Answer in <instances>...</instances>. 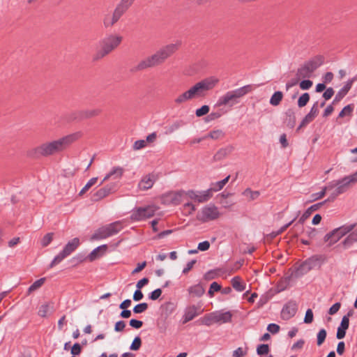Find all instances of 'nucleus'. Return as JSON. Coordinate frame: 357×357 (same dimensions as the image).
<instances>
[{
  "instance_id": "obj_1",
  "label": "nucleus",
  "mask_w": 357,
  "mask_h": 357,
  "mask_svg": "<svg viewBox=\"0 0 357 357\" xmlns=\"http://www.w3.org/2000/svg\"><path fill=\"white\" fill-rule=\"evenodd\" d=\"M80 137L79 132L68 135L56 140L43 143L29 151L32 158L47 157L59 153L67 149Z\"/></svg>"
},
{
  "instance_id": "obj_2",
  "label": "nucleus",
  "mask_w": 357,
  "mask_h": 357,
  "mask_svg": "<svg viewBox=\"0 0 357 357\" xmlns=\"http://www.w3.org/2000/svg\"><path fill=\"white\" fill-rule=\"evenodd\" d=\"M181 45V41H177L176 43L168 44L161 47L155 54L139 61L134 70L141 71L162 64L178 50Z\"/></svg>"
},
{
  "instance_id": "obj_3",
  "label": "nucleus",
  "mask_w": 357,
  "mask_h": 357,
  "mask_svg": "<svg viewBox=\"0 0 357 357\" xmlns=\"http://www.w3.org/2000/svg\"><path fill=\"white\" fill-rule=\"evenodd\" d=\"M255 84H248L234 90L229 91L220 96L216 105L219 107L230 105L233 106L239 102V99L256 88Z\"/></svg>"
},
{
  "instance_id": "obj_4",
  "label": "nucleus",
  "mask_w": 357,
  "mask_h": 357,
  "mask_svg": "<svg viewBox=\"0 0 357 357\" xmlns=\"http://www.w3.org/2000/svg\"><path fill=\"white\" fill-rule=\"evenodd\" d=\"M122 36L110 34L99 41L100 50L93 56V61H98L114 50L121 43Z\"/></svg>"
},
{
  "instance_id": "obj_5",
  "label": "nucleus",
  "mask_w": 357,
  "mask_h": 357,
  "mask_svg": "<svg viewBox=\"0 0 357 357\" xmlns=\"http://www.w3.org/2000/svg\"><path fill=\"white\" fill-rule=\"evenodd\" d=\"M219 79L215 77H209L205 78L192 86L188 91L190 99L204 97L208 91L212 90L218 83Z\"/></svg>"
},
{
  "instance_id": "obj_6",
  "label": "nucleus",
  "mask_w": 357,
  "mask_h": 357,
  "mask_svg": "<svg viewBox=\"0 0 357 357\" xmlns=\"http://www.w3.org/2000/svg\"><path fill=\"white\" fill-rule=\"evenodd\" d=\"M135 0H120L116 6L112 17H105L103 23L106 28L114 26L121 17L129 10Z\"/></svg>"
},
{
  "instance_id": "obj_7",
  "label": "nucleus",
  "mask_w": 357,
  "mask_h": 357,
  "mask_svg": "<svg viewBox=\"0 0 357 357\" xmlns=\"http://www.w3.org/2000/svg\"><path fill=\"white\" fill-rule=\"evenodd\" d=\"M123 229L121 221H115L96 229L91 236L92 240H101L117 234Z\"/></svg>"
},
{
  "instance_id": "obj_8",
  "label": "nucleus",
  "mask_w": 357,
  "mask_h": 357,
  "mask_svg": "<svg viewBox=\"0 0 357 357\" xmlns=\"http://www.w3.org/2000/svg\"><path fill=\"white\" fill-rule=\"evenodd\" d=\"M80 245L79 238L75 237L69 241L63 247V250L56 255L49 265V268H52L55 265L61 263L65 258L75 252Z\"/></svg>"
},
{
  "instance_id": "obj_9",
  "label": "nucleus",
  "mask_w": 357,
  "mask_h": 357,
  "mask_svg": "<svg viewBox=\"0 0 357 357\" xmlns=\"http://www.w3.org/2000/svg\"><path fill=\"white\" fill-rule=\"evenodd\" d=\"M156 211L157 208L154 206L136 207L132 210L130 218L135 222L145 220L153 217Z\"/></svg>"
},
{
  "instance_id": "obj_10",
  "label": "nucleus",
  "mask_w": 357,
  "mask_h": 357,
  "mask_svg": "<svg viewBox=\"0 0 357 357\" xmlns=\"http://www.w3.org/2000/svg\"><path fill=\"white\" fill-rule=\"evenodd\" d=\"M356 227V224L344 225L333 229L331 232L326 234L325 241L331 239V243H337L342 237L351 232Z\"/></svg>"
},
{
  "instance_id": "obj_11",
  "label": "nucleus",
  "mask_w": 357,
  "mask_h": 357,
  "mask_svg": "<svg viewBox=\"0 0 357 357\" xmlns=\"http://www.w3.org/2000/svg\"><path fill=\"white\" fill-rule=\"evenodd\" d=\"M220 215L218 208L213 204H209L202 208L201 220L202 222L214 220L218 219Z\"/></svg>"
},
{
  "instance_id": "obj_12",
  "label": "nucleus",
  "mask_w": 357,
  "mask_h": 357,
  "mask_svg": "<svg viewBox=\"0 0 357 357\" xmlns=\"http://www.w3.org/2000/svg\"><path fill=\"white\" fill-rule=\"evenodd\" d=\"M185 194L190 199L199 203L206 202L213 197V194L211 193V190L208 189L202 191L190 190H188Z\"/></svg>"
},
{
  "instance_id": "obj_13",
  "label": "nucleus",
  "mask_w": 357,
  "mask_h": 357,
  "mask_svg": "<svg viewBox=\"0 0 357 357\" xmlns=\"http://www.w3.org/2000/svg\"><path fill=\"white\" fill-rule=\"evenodd\" d=\"M298 310V305L295 301L290 300L285 303L281 310V318L287 321L295 316Z\"/></svg>"
},
{
  "instance_id": "obj_14",
  "label": "nucleus",
  "mask_w": 357,
  "mask_h": 357,
  "mask_svg": "<svg viewBox=\"0 0 357 357\" xmlns=\"http://www.w3.org/2000/svg\"><path fill=\"white\" fill-rule=\"evenodd\" d=\"M356 182L357 181L351 174L346 176L336 181L337 187L334 190L340 195L347 190L351 183Z\"/></svg>"
},
{
  "instance_id": "obj_15",
  "label": "nucleus",
  "mask_w": 357,
  "mask_h": 357,
  "mask_svg": "<svg viewBox=\"0 0 357 357\" xmlns=\"http://www.w3.org/2000/svg\"><path fill=\"white\" fill-rule=\"evenodd\" d=\"M326 261V257L324 255H314L307 258L304 261L306 264L310 271L312 269L319 268Z\"/></svg>"
},
{
  "instance_id": "obj_16",
  "label": "nucleus",
  "mask_w": 357,
  "mask_h": 357,
  "mask_svg": "<svg viewBox=\"0 0 357 357\" xmlns=\"http://www.w3.org/2000/svg\"><path fill=\"white\" fill-rule=\"evenodd\" d=\"M116 190V185L114 184L107 185L105 187L99 189L92 195L93 202H98L103 198L106 197Z\"/></svg>"
},
{
  "instance_id": "obj_17",
  "label": "nucleus",
  "mask_w": 357,
  "mask_h": 357,
  "mask_svg": "<svg viewBox=\"0 0 357 357\" xmlns=\"http://www.w3.org/2000/svg\"><path fill=\"white\" fill-rule=\"evenodd\" d=\"M355 81H357V75L349 79L344 86L339 90L333 99L332 104L340 102L349 92Z\"/></svg>"
},
{
  "instance_id": "obj_18",
  "label": "nucleus",
  "mask_w": 357,
  "mask_h": 357,
  "mask_svg": "<svg viewBox=\"0 0 357 357\" xmlns=\"http://www.w3.org/2000/svg\"><path fill=\"white\" fill-rule=\"evenodd\" d=\"M156 181V176L153 174L144 176L138 183V188L141 190H147L153 187Z\"/></svg>"
},
{
  "instance_id": "obj_19",
  "label": "nucleus",
  "mask_w": 357,
  "mask_h": 357,
  "mask_svg": "<svg viewBox=\"0 0 357 357\" xmlns=\"http://www.w3.org/2000/svg\"><path fill=\"white\" fill-rule=\"evenodd\" d=\"M325 204V202H319L310 206L308 208H307L305 212L303 213L301 217L299 218L298 222L295 224V227L298 225H303L305 221L312 215L313 211H317L321 206Z\"/></svg>"
},
{
  "instance_id": "obj_20",
  "label": "nucleus",
  "mask_w": 357,
  "mask_h": 357,
  "mask_svg": "<svg viewBox=\"0 0 357 357\" xmlns=\"http://www.w3.org/2000/svg\"><path fill=\"white\" fill-rule=\"evenodd\" d=\"M324 63V58L321 55H317L310 59L304 62V63L309 67L310 71L313 73L318 68L323 65Z\"/></svg>"
},
{
  "instance_id": "obj_21",
  "label": "nucleus",
  "mask_w": 357,
  "mask_h": 357,
  "mask_svg": "<svg viewBox=\"0 0 357 357\" xmlns=\"http://www.w3.org/2000/svg\"><path fill=\"white\" fill-rule=\"evenodd\" d=\"M197 311L198 307L194 305L186 307L182 317V323L185 324L198 316L200 313Z\"/></svg>"
},
{
  "instance_id": "obj_22",
  "label": "nucleus",
  "mask_w": 357,
  "mask_h": 357,
  "mask_svg": "<svg viewBox=\"0 0 357 357\" xmlns=\"http://www.w3.org/2000/svg\"><path fill=\"white\" fill-rule=\"evenodd\" d=\"M216 324H225L231 321L232 314L230 311H217L214 312Z\"/></svg>"
},
{
  "instance_id": "obj_23",
  "label": "nucleus",
  "mask_w": 357,
  "mask_h": 357,
  "mask_svg": "<svg viewBox=\"0 0 357 357\" xmlns=\"http://www.w3.org/2000/svg\"><path fill=\"white\" fill-rule=\"evenodd\" d=\"M285 117L284 119V123L290 129L294 128L296 125L295 113L291 109H289L285 112Z\"/></svg>"
},
{
  "instance_id": "obj_24",
  "label": "nucleus",
  "mask_w": 357,
  "mask_h": 357,
  "mask_svg": "<svg viewBox=\"0 0 357 357\" xmlns=\"http://www.w3.org/2000/svg\"><path fill=\"white\" fill-rule=\"evenodd\" d=\"M312 73L305 63L301 65L297 70L296 77L298 79L310 78L312 76Z\"/></svg>"
},
{
  "instance_id": "obj_25",
  "label": "nucleus",
  "mask_w": 357,
  "mask_h": 357,
  "mask_svg": "<svg viewBox=\"0 0 357 357\" xmlns=\"http://www.w3.org/2000/svg\"><path fill=\"white\" fill-rule=\"evenodd\" d=\"M309 271L310 270L306 266V264L305 263V261H303L299 265L296 266L294 267L292 275L296 278H298L307 274Z\"/></svg>"
},
{
  "instance_id": "obj_26",
  "label": "nucleus",
  "mask_w": 357,
  "mask_h": 357,
  "mask_svg": "<svg viewBox=\"0 0 357 357\" xmlns=\"http://www.w3.org/2000/svg\"><path fill=\"white\" fill-rule=\"evenodd\" d=\"M123 169L120 167H114L104 177L100 185L102 184L105 181L114 176V178L119 179L122 176Z\"/></svg>"
},
{
  "instance_id": "obj_27",
  "label": "nucleus",
  "mask_w": 357,
  "mask_h": 357,
  "mask_svg": "<svg viewBox=\"0 0 357 357\" xmlns=\"http://www.w3.org/2000/svg\"><path fill=\"white\" fill-rule=\"evenodd\" d=\"M185 124V121L183 120H176L172 124L165 127V135H170L178 130L180 128L183 127Z\"/></svg>"
},
{
  "instance_id": "obj_28",
  "label": "nucleus",
  "mask_w": 357,
  "mask_h": 357,
  "mask_svg": "<svg viewBox=\"0 0 357 357\" xmlns=\"http://www.w3.org/2000/svg\"><path fill=\"white\" fill-rule=\"evenodd\" d=\"M349 233L350 234L342 241V244L346 247H349L357 242V229Z\"/></svg>"
},
{
  "instance_id": "obj_29",
  "label": "nucleus",
  "mask_w": 357,
  "mask_h": 357,
  "mask_svg": "<svg viewBox=\"0 0 357 357\" xmlns=\"http://www.w3.org/2000/svg\"><path fill=\"white\" fill-rule=\"evenodd\" d=\"M188 291L190 294L199 298L204 294L205 289L200 284H197L190 287Z\"/></svg>"
},
{
  "instance_id": "obj_30",
  "label": "nucleus",
  "mask_w": 357,
  "mask_h": 357,
  "mask_svg": "<svg viewBox=\"0 0 357 357\" xmlns=\"http://www.w3.org/2000/svg\"><path fill=\"white\" fill-rule=\"evenodd\" d=\"M231 282L233 288L238 292H241L245 289V284L241 282V278L238 276L234 277Z\"/></svg>"
},
{
  "instance_id": "obj_31",
  "label": "nucleus",
  "mask_w": 357,
  "mask_h": 357,
  "mask_svg": "<svg viewBox=\"0 0 357 357\" xmlns=\"http://www.w3.org/2000/svg\"><path fill=\"white\" fill-rule=\"evenodd\" d=\"M199 321L202 325L206 326H211L213 324L215 323L214 312L205 315L204 317L200 318Z\"/></svg>"
},
{
  "instance_id": "obj_32",
  "label": "nucleus",
  "mask_w": 357,
  "mask_h": 357,
  "mask_svg": "<svg viewBox=\"0 0 357 357\" xmlns=\"http://www.w3.org/2000/svg\"><path fill=\"white\" fill-rule=\"evenodd\" d=\"M283 98L282 92L278 91H275L270 98L269 102L273 106H278Z\"/></svg>"
},
{
  "instance_id": "obj_33",
  "label": "nucleus",
  "mask_w": 357,
  "mask_h": 357,
  "mask_svg": "<svg viewBox=\"0 0 357 357\" xmlns=\"http://www.w3.org/2000/svg\"><path fill=\"white\" fill-rule=\"evenodd\" d=\"M353 310H350L346 315L343 316L338 328L347 330L349 326V317L353 315Z\"/></svg>"
},
{
  "instance_id": "obj_34",
  "label": "nucleus",
  "mask_w": 357,
  "mask_h": 357,
  "mask_svg": "<svg viewBox=\"0 0 357 357\" xmlns=\"http://www.w3.org/2000/svg\"><path fill=\"white\" fill-rule=\"evenodd\" d=\"M225 134L222 130L217 129V130H211V132H209V133L208 134L206 137L211 138L213 139H220L223 138L225 137Z\"/></svg>"
},
{
  "instance_id": "obj_35",
  "label": "nucleus",
  "mask_w": 357,
  "mask_h": 357,
  "mask_svg": "<svg viewBox=\"0 0 357 357\" xmlns=\"http://www.w3.org/2000/svg\"><path fill=\"white\" fill-rule=\"evenodd\" d=\"M190 100H191V99L190 98V96L188 95V91H186L182 93L181 94H180L179 96H178L174 99V102L176 105H180Z\"/></svg>"
},
{
  "instance_id": "obj_36",
  "label": "nucleus",
  "mask_w": 357,
  "mask_h": 357,
  "mask_svg": "<svg viewBox=\"0 0 357 357\" xmlns=\"http://www.w3.org/2000/svg\"><path fill=\"white\" fill-rule=\"evenodd\" d=\"M107 248V245H100L97 248H96L95 249H93L91 252L90 254L88 255V259L90 261H93L94 260H96L98 257V252L102 250V249H104V250H106Z\"/></svg>"
},
{
  "instance_id": "obj_37",
  "label": "nucleus",
  "mask_w": 357,
  "mask_h": 357,
  "mask_svg": "<svg viewBox=\"0 0 357 357\" xmlns=\"http://www.w3.org/2000/svg\"><path fill=\"white\" fill-rule=\"evenodd\" d=\"M45 278H40L36 280L28 289V294H30L31 292L39 289L45 282Z\"/></svg>"
},
{
  "instance_id": "obj_38",
  "label": "nucleus",
  "mask_w": 357,
  "mask_h": 357,
  "mask_svg": "<svg viewBox=\"0 0 357 357\" xmlns=\"http://www.w3.org/2000/svg\"><path fill=\"white\" fill-rule=\"evenodd\" d=\"M327 335L326 331L324 328L319 330L317 335V344L321 346L325 341Z\"/></svg>"
},
{
  "instance_id": "obj_39",
  "label": "nucleus",
  "mask_w": 357,
  "mask_h": 357,
  "mask_svg": "<svg viewBox=\"0 0 357 357\" xmlns=\"http://www.w3.org/2000/svg\"><path fill=\"white\" fill-rule=\"evenodd\" d=\"M310 100V95L308 93H303L298 100V106L299 107H305Z\"/></svg>"
},
{
  "instance_id": "obj_40",
  "label": "nucleus",
  "mask_w": 357,
  "mask_h": 357,
  "mask_svg": "<svg viewBox=\"0 0 357 357\" xmlns=\"http://www.w3.org/2000/svg\"><path fill=\"white\" fill-rule=\"evenodd\" d=\"M221 290V285L216 282H213L211 284L209 289L208 291V295L210 298L213 297L214 292L219 291Z\"/></svg>"
},
{
  "instance_id": "obj_41",
  "label": "nucleus",
  "mask_w": 357,
  "mask_h": 357,
  "mask_svg": "<svg viewBox=\"0 0 357 357\" xmlns=\"http://www.w3.org/2000/svg\"><path fill=\"white\" fill-rule=\"evenodd\" d=\"M53 235L54 234L50 232L45 234L43 238L41 239L40 243L42 247L45 248L48 246L53 239Z\"/></svg>"
},
{
  "instance_id": "obj_42",
  "label": "nucleus",
  "mask_w": 357,
  "mask_h": 357,
  "mask_svg": "<svg viewBox=\"0 0 357 357\" xmlns=\"http://www.w3.org/2000/svg\"><path fill=\"white\" fill-rule=\"evenodd\" d=\"M242 194L244 196H250L251 200L257 199L260 195L259 191H253L250 188H246Z\"/></svg>"
},
{
  "instance_id": "obj_43",
  "label": "nucleus",
  "mask_w": 357,
  "mask_h": 357,
  "mask_svg": "<svg viewBox=\"0 0 357 357\" xmlns=\"http://www.w3.org/2000/svg\"><path fill=\"white\" fill-rule=\"evenodd\" d=\"M269 351V346L267 344H259L257 348V354L259 356L266 355Z\"/></svg>"
},
{
  "instance_id": "obj_44",
  "label": "nucleus",
  "mask_w": 357,
  "mask_h": 357,
  "mask_svg": "<svg viewBox=\"0 0 357 357\" xmlns=\"http://www.w3.org/2000/svg\"><path fill=\"white\" fill-rule=\"evenodd\" d=\"M148 308V304L146 303H141L136 305L133 307V312L135 314H140L146 311Z\"/></svg>"
},
{
  "instance_id": "obj_45",
  "label": "nucleus",
  "mask_w": 357,
  "mask_h": 357,
  "mask_svg": "<svg viewBox=\"0 0 357 357\" xmlns=\"http://www.w3.org/2000/svg\"><path fill=\"white\" fill-rule=\"evenodd\" d=\"M142 345V340L139 336H136L132 344L130 346V349L132 351H137Z\"/></svg>"
},
{
  "instance_id": "obj_46",
  "label": "nucleus",
  "mask_w": 357,
  "mask_h": 357,
  "mask_svg": "<svg viewBox=\"0 0 357 357\" xmlns=\"http://www.w3.org/2000/svg\"><path fill=\"white\" fill-rule=\"evenodd\" d=\"M100 113V110L98 109L86 110L82 112V116L84 118H91L93 116H98Z\"/></svg>"
},
{
  "instance_id": "obj_47",
  "label": "nucleus",
  "mask_w": 357,
  "mask_h": 357,
  "mask_svg": "<svg viewBox=\"0 0 357 357\" xmlns=\"http://www.w3.org/2000/svg\"><path fill=\"white\" fill-rule=\"evenodd\" d=\"M224 188V185L221 183L220 181L212 183L211 184V187L208 188V190H211V193L213 194L214 192H218L220 190H222Z\"/></svg>"
},
{
  "instance_id": "obj_48",
  "label": "nucleus",
  "mask_w": 357,
  "mask_h": 357,
  "mask_svg": "<svg viewBox=\"0 0 357 357\" xmlns=\"http://www.w3.org/2000/svg\"><path fill=\"white\" fill-rule=\"evenodd\" d=\"M209 110V106L205 105L196 109L195 114L197 116L200 117L208 114Z\"/></svg>"
},
{
  "instance_id": "obj_49",
  "label": "nucleus",
  "mask_w": 357,
  "mask_h": 357,
  "mask_svg": "<svg viewBox=\"0 0 357 357\" xmlns=\"http://www.w3.org/2000/svg\"><path fill=\"white\" fill-rule=\"evenodd\" d=\"M307 79H303L301 81L299 84V86L302 90H307L312 87L313 82L309 79V78H306Z\"/></svg>"
},
{
  "instance_id": "obj_50",
  "label": "nucleus",
  "mask_w": 357,
  "mask_h": 357,
  "mask_svg": "<svg viewBox=\"0 0 357 357\" xmlns=\"http://www.w3.org/2000/svg\"><path fill=\"white\" fill-rule=\"evenodd\" d=\"M161 294H162V289L160 288H158L149 294V298L152 301H155L160 298Z\"/></svg>"
},
{
  "instance_id": "obj_51",
  "label": "nucleus",
  "mask_w": 357,
  "mask_h": 357,
  "mask_svg": "<svg viewBox=\"0 0 357 357\" xmlns=\"http://www.w3.org/2000/svg\"><path fill=\"white\" fill-rule=\"evenodd\" d=\"M353 111V107L351 105L345 106L339 113L338 116L342 118L346 115H350Z\"/></svg>"
},
{
  "instance_id": "obj_52",
  "label": "nucleus",
  "mask_w": 357,
  "mask_h": 357,
  "mask_svg": "<svg viewBox=\"0 0 357 357\" xmlns=\"http://www.w3.org/2000/svg\"><path fill=\"white\" fill-rule=\"evenodd\" d=\"M48 311H49V305L47 303L43 304L39 308L38 314V316H40L41 317H47Z\"/></svg>"
},
{
  "instance_id": "obj_53",
  "label": "nucleus",
  "mask_w": 357,
  "mask_h": 357,
  "mask_svg": "<svg viewBox=\"0 0 357 357\" xmlns=\"http://www.w3.org/2000/svg\"><path fill=\"white\" fill-rule=\"evenodd\" d=\"M313 312L311 309H307L305 312V315L304 317V323L305 324H311L313 321Z\"/></svg>"
},
{
  "instance_id": "obj_54",
  "label": "nucleus",
  "mask_w": 357,
  "mask_h": 357,
  "mask_svg": "<svg viewBox=\"0 0 357 357\" xmlns=\"http://www.w3.org/2000/svg\"><path fill=\"white\" fill-rule=\"evenodd\" d=\"M314 120V118L310 115V114H306L305 116L303 119V120L301 121L299 126L298 127V130L301 129L302 127L306 126L307 124H308L309 123L312 122V121Z\"/></svg>"
},
{
  "instance_id": "obj_55",
  "label": "nucleus",
  "mask_w": 357,
  "mask_h": 357,
  "mask_svg": "<svg viewBox=\"0 0 357 357\" xmlns=\"http://www.w3.org/2000/svg\"><path fill=\"white\" fill-rule=\"evenodd\" d=\"M146 146V142L144 139H139L135 141V142L133 144V149L134 150H139L143 148H144Z\"/></svg>"
},
{
  "instance_id": "obj_56",
  "label": "nucleus",
  "mask_w": 357,
  "mask_h": 357,
  "mask_svg": "<svg viewBox=\"0 0 357 357\" xmlns=\"http://www.w3.org/2000/svg\"><path fill=\"white\" fill-rule=\"evenodd\" d=\"M341 307V303L340 302H337L335 303H334L328 310V314L330 315H333L335 314V313H337L340 308Z\"/></svg>"
},
{
  "instance_id": "obj_57",
  "label": "nucleus",
  "mask_w": 357,
  "mask_h": 357,
  "mask_svg": "<svg viewBox=\"0 0 357 357\" xmlns=\"http://www.w3.org/2000/svg\"><path fill=\"white\" fill-rule=\"evenodd\" d=\"M82 351L81 346L79 343L76 342L75 343L73 347H71V354L73 356H78L80 354Z\"/></svg>"
},
{
  "instance_id": "obj_58",
  "label": "nucleus",
  "mask_w": 357,
  "mask_h": 357,
  "mask_svg": "<svg viewBox=\"0 0 357 357\" xmlns=\"http://www.w3.org/2000/svg\"><path fill=\"white\" fill-rule=\"evenodd\" d=\"M129 325L135 329H139L142 326L143 322L137 319H132L129 321Z\"/></svg>"
},
{
  "instance_id": "obj_59",
  "label": "nucleus",
  "mask_w": 357,
  "mask_h": 357,
  "mask_svg": "<svg viewBox=\"0 0 357 357\" xmlns=\"http://www.w3.org/2000/svg\"><path fill=\"white\" fill-rule=\"evenodd\" d=\"M267 330L273 333V334H275L279 332L280 331V326L279 325L276 324H273V323H271V324H269L267 326Z\"/></svg>"
},
{
  "instance_id": "obj_60",
  "label": "nucleus",
  "mask_w": 357,
  "mask_h": 357,
  "mask_svg": "<svg viewBox=\"0 0 357 357\" xmlns=\"http://www.w3.org/2000/svg\"><path fill=\"white\" fill-rule=\"evenodd\" d=\"M210 248V243L208 241H204L198 244L197 250L200 251H206Z\"/></svg>"
},
{
  "instance_id": "obj_61",
  "label": "nucleus",
  "mask_w": 357,
  "mask_h": 357,
  "mask_svg": "<svg viewBox=\"0 0 357 357\" xmlns=\"http://www.w3.org/2000/svg\"><path fill=\"white\" fill-rule=\"evenodd\" d=\"M333 95H334V90L333 89V88L329 87V88L326 89V91H324V93H323V98L326 100H328L331 99Z\"/></svg>"
},
{
  "instance_id": "obj_62",
  "label": "nucleus",
  "mask_w": 357,
  "mask_h": 357,
  "mask_svg": "<svg viewBox=\"0 0 357 357\" xmlns=\"http://www.w3.org/2000/svg\"><path fill=\"white\" fill-rule=\"evenodd\" d=\"M318 113H319L318 102L317 101L312 106L308 114L311 115L314 119L317 116Z\"/></svg>"
},
{
  "instance_id": "obj_63",
  "label": "nucleus",
  "mask_w": 357,
  "mask_h": 357,
  "mask_svg": "<svg viewBox=\"0 0 357 357\" xmlns=\"http://www.w3.org/2000/svg\"><path fill=\"white\" fill-rule=\"evenodd\" d=\"M125 327H126V323L124 322V321L121 320V321H117L115 324L114 331L116 332H121V331H123Z\"/></svg>"
},
{
  "instance_id": "obj_64",
  "label": "nucleus",
  "mask_w": 357,
  "mask_h": 357,
  "mask_svg": "<svg viewBox=\"0 0 357 357\" xmlns=\"http://www.w3.org/2000/svg\"><path fill=\"white\" fill-rule=\"evenodd\" d=\"M246 354V351L243 348L238 347L233 351V357H243Z\"/></svg>"
}]
</instances>
